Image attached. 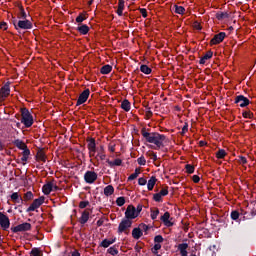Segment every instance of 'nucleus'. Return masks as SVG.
I'll use <instances>...</instances> for the list:
<instances>
[{"instance_id": "20e7f679", "label": "nucleus", "mask_w": 256, "mask_h": 256, "mask_svg": "<svg viewBox=\"0 0 256 256\" xmlns=\"http://www.w3.org/2000/svg\"><path fill=\"white\" fill-rule=\"evenodd\" d=\"M133 221L130 219H122L120 225H118V234H129L128 230L131 229Z\"/></svg>"}, {"instance_id": "9d476101", "label": "nucleus", "mask_w": 256, "mask_h": 256, "mask_svg": "<svg viewBox=\"0 0 256 256\" xmlns=\"http://www.w3.org/2000/svg\"><path fill=\"white\" fill-rule=\"evenodd\" d=\"M234 104L239 105L240 108H246L250 105V100L243 95H237L236 98H234Z\"/></svg>"}, {"instance_id": "6e6552de", "label": "nucleus", "mask_w": 256, "mask_h": 256, "mask_svg": "<svg viewBox=\"0 0 256 256\" xmlns=\"http://www.w3.org/2000/svg\"><path fill=\"white\" fill-rule=\"evenodd\" d=\"M139 214L140 213L136 211L135 206L129 205L126 208L124 219L133 220L136 219L139 216Z\"/></svg>"}, {"instance_id": "79ce46f5", "label": "nucleus", "mask_w": 256, "mask_h": 256, "mask_svg": "<svg viewBox=\"0 0 256 256\" xmlns=\"http://www.w3.org/2000/svg\"><path fill=\"white\" fill-rule=\"evenodd\" d=\"M31 200H33V194H32L31 191H28L24 195V201L28 202V201H31Z\"/></svg>"}, {"instance_id": "f257e3e1", "label": "nucleus", "mask_w": 256, "mask_h": 256, "mask_svg": "<svg viewBox=\"0 0 256 256\" xmlns=\"http://www.w3.org/2000/svg\"><path fill=\"white\" fill-rule=\"evenodd\" d=\"M141 136H143L144 140L147 143L154 144L155 150L161 149V147H164V142L166 140V136L164 134H160L157 132H147L146 128L141 129Z\"/></svg>"}, {"instance_id": "09e8293b", "label": "nucleus", "mask_w": 256, "mask_h": 256, "mask_svg": "<svg viewBox=\"0 0 256 256\" xmlns=\"http://www.w3.org/2000/svg\"><path fill=\"white\" fill-rule=\"evenodd\" d=\"M137 164H139L140 166L146 165V158H144L143 156L137 158Z\"/></svg>"}, {"instance_id": "a878e982", "label": "nucleus", "mask_w": 256, "mask_h": 256, "mask_svg": "<svg viewBox=\"0 0 256 256\" xmlns=\"http://www.w3.org/2000/svg\"><path fill=\"white\" fill-rule=\"evenodd\" d=\"M156 183H157V178L155 176H151L150 180H148V183H147L148 191H153Z\"/></svg>"}, {"instance_id": "4468645a", "label": "nucleus", "mask_w": 256, "mask_h": 256, "mask_svg": "<svg viewBox=\"0 0 256 256\" xmlns=\"http://www.w3.org/2000/svg\"><path fill=\"white\" fill-rule=\"evenodd\" d=\"M10 83L7 82L2 88H0V103H2L6 97L10 95Z\"/></svg>"}, {"instance_id": "ea45409f", "label": "nucleus", "mask_w": 256, "mask_h": 256, "mask_svg": "<svg viewBox=\"0 0 256 256\" xmlns=\"http://www.w3.org/2000/svg\"><path fill=\"white\" fill-rule=\"evenodd\" d=\"M115 203L117 204L118 207H123L125 204V198L119 197L117 198V200H115Z\"/></svg>"}, {"instance_id": "a211bd4d", "label": "nucleus", "mask_w": 256, "mask_h": 256, "mask_svg": "<svg viewBox=\"0 0 256 256\" xmlns=\"http://www.w3.org/2000/svg\"><path fill=\"white\" fill-rule=\"evenodd\" d=\"M42 191L44 195H50V193L53 192V182H48L47 184H44Z\"/></svg>"}, {"instance_id": "052dcab7", "label": "nucleus", "mask_w": 256, "mask_h": 256, "mask_svg": "<svg viewBox=\"0 0 256 256\" xmlns=\"http://www.w3.org/2000/svg\"><path fill=\"white\" fill-rule=\"evenodd\" d=\"M31 155V151L29 149H24L22 152V157H29Z\"/></svg>"}, {"instance_id": "49530a36", "label": "nucleus", "mask_w": 256, "mask_h": 256, "mask_svg": "<svg viewBox=\"0 0 256 256\" xmlns=\"http://www.w3.org/2000/svg\"><path fill=\"white\" fill-rule=\"evenodd\" d=\"M88 205H90V202H89V201H81V202L78 204V208L84 209V208H87Z\"/></svg>"}, {"instance_id": "2f4dec72", "label": "nucleus", "mask_w": 256, "mask_h": 256, "mask_svg": "<svg viewBox=\"0 0 256 256\" xmlns=\"http://www.w3.org/2000/svg\"><path fill=\"white\" fill-rule=\"evenodd\" d=\"M103 151H104V147L100 146V148L97 149V151H96V152H98V154H96V156H94V157L99 158L102 161L105 160L106 155H105V153H103Z\"/></svg>"}, {"instance_id": "0e129e2a", "label": "nucleus", "mask_w": 256, "mask_h": 256, "mask_svg": "<svg viewBox=\"0 0 256 256\" xmlns=\"http://www.w3.org/2000/svg\"><path fill=\"white\" fill-rule=\"evenodd\" d=\"M113 163H114V165L115 166H121L122 164H123V160H121V159H115L114 161H113Z\"/></svg>"}, {"instance_id": "13d9d810", "label": "nucleus", "mask_w": 256, "mask_h": 256, "mask_svg": "<svg viewBox=\"0 0 256 256\" xmlns=\"http://www.w3.org/2000/svg\"><path fill=\"white\" fill-rule=\"evenodd\" d=\"M192 181H193V183L198 184L199 181H201V178L198 175H193Z\"/></svg>"}, {"instance_id": "3c124183", "label": "nucleus", "mask_w": 256, "mask_h": 256, "mask_svg": "<svg viewBox=\"0 0 256 256\" xmlns=\"http://www.w3.org/2000/svg\"><path fill=\"white\" fill-rule=\"evenodd\" d=\"M30 255H32V256H40V250L38 248H33L30 251Z\"/></svg>"}, {"instance_id": "680f3d73", "label": "nucleus", "mask_w": 256, "mask_h": 256, "mask_svg": "<svg viewBox=\"0 0 256 256\" xmlns=\"http://www.w3.org/2000/svg\"><path fill=\"white\" fill-rule=\"evenodd\" d=\"M193 28H195L196 30H199V31L202 30V26L199 22L193 23Z\"/></svg>"}, {"instance_id": "b1692460", "label": "nucleus", "mask_w": 256, "mask_h": 256, "mask_svg": "<svg viewBox=\"0 0 256 256\" xmlns=\"http://www.w3.org/2000/svg\"><path fill=\"white\" fill-rule=\"evenodd\" d=\"M212 57H213V52L208 51L206 54H204V56L202 58H200L199 64L200 65H205L206 61L209 60V59H212Z\"/></svg>"}, {"instance_id": "72a5a7b5", "label": "nucleus", "mask_w": 256, "mask_h": 256, "mask_svg": "<svg viewBox=\"0 0 256 256\" xmlns=\"http://www.w3.org/2000/svg\"><path fill=\"white\" fill-rule=\"evenodd\" d=\"M140 71H141V73H144L146 75H150L151 72H152L151 68L147 65H141L140 66Z\"/></svg>"}, {"instance_id": "c9c22d12", "label": "nucleus", "mask_w": 256, "mask_h": 256, "mask_svg": "<svg viewBox=\"0 0 256 256\" xmlns=\"http://www.w3.org/2000/svg\"><path fill=\"white\" fill-rule=\"evenodd\" d=\"M239 217H240L239 211L234 210L230 212V219H232L233 221H238Z\"/></svg>"}, {"instance_id": "bb28decb", "label": "nucleus", "mask_w": 256, "mask_h": 256, "mask_svg": "<svg viewBox=\"0 0 256 256\" xmlns=\"http://www.w3.org/2000/svg\"><path fill=\"white\" fill-rule=\"evenodd\" d=\"M113 70L112 65H104L102 68H100V74L102 75H108Z\"/></svg>"}, {"instance_id": "c03bdc74", "label": "nucleus", "mask_w": 256, "mask_h": 256, "mask_svg": "<svg viewBox=\"0 0 256 256\" xmlns=\"http://www.w3.org/2000/svg\"><path fill=\"white\" fill-rule=\"evenodd\" d=\"M185 170H187L188 174H192V173H194L195 168L193 165L187 164V165H185Z\"/></svg>"}, {"instance_id": "37998d69", "label": "nucleus", "mask_w": 256, "mask_h": 256, "mask_svg": "<svg viewBox=\"0 0 256 256\" xmlns=\"http://www.w3.org/2000/svg\"><path fill=\"white\" fill-rule=\"evenodd\" d=\"M164 242V237H162L161 235L155 236L154 237V243L155 244H161Z\"/></svg>"}, {"instance_id": "e2e57ef3", "label": "nucleus", "mask_w": 256, "mask_h": 256, "mask_svg": "<svg viewBox=\"0 0 256 256\" xmlns=\"http://www.w3.org/2000/svg\"><path fill=\"white\" fill-rule=\"evenodd\" d=\"M138 176L139 174H130V176L128 177V181H134L138 178Z\"/></svg>"}, {"instance_id": "6e6d98bb", "label": "nucleus", "mask_w": 256, "mask_h": 256, "mask_svg": "<svg viewBox=\"0 0 256 256\" xmlns=\"http://www.w3.org/2000/svg\"><path fill=\"white\" fill-rule=\"evenodd\" d=\"M139 11L141 13V16H143L144 19L147 18V10L146 8H139Z\"/></svg>"}, {"instance_id": "f704fd0d", "label": "nucleus", "mask_w": 256, "mask_h": 256, "mask_svg": "<svg viewBox=\"0 0 256 256\" xmlns=\"http://www.w3.org/2000/svg\"><path fill=\"white\" fill-rule=\"evenodd\" d=\"M174 13L183 15L185 13V8L183 6L174 5Z\"/></svg>"}, {"instance_id": "aec40b11", "label": "nucleus", "mask_w": 256, "mask_h": 256, "mask_svg": "<svg viewBox=\"0 0 256 256\" xmlns=\"http://www.w3.org/2000/svg\"><path fill=\"white\" fill-rule=\"evenodd\" d=\"M13 145L20 150H28L27 144H25L24 141H21L20 139L13 141Z\"/></svg>"}, {"instance_id": "5fc2aeb1", "label": "nucleus", "mask_w": 256, "mask_h": 256, "mask_svg": "<svg viewBox=\"0 0 256 256\" xmlns=\"http://www.w3.org/2000/svg\"><path fill=\"white\" fill-rule=\"evenodd\" d=\"M188 132V123L185 122L184 126L182 127V130H181V135H184Z\"/></svg>"}, {"instance_id": "de8ad7c7", "label": "nucleus", "mask_w": 256, "mask_h": 256, "mask_svg": "<svg viewBox=\"0 0 256 256\" xmlns=\"http://www.w3.org/2000/svg\"><path fill=\"white\" fill-rule=\"evenodd\" d=\"M156 194L163 197L167 196L169 194L168 187L163 188L159 193Z\"/></svg>"}, {"instance_id": "2eb2a0df", "label": "nucleus", "mask_w": 256, "mask_h": 256, "mask_svg": "<svg viewBox=\"0 0 256 256\" xmlns=\"http://www.w3.org/2000/svg\"><path fill=\"white\" fill-rule=\"evenodd\" d=\"M171 214L166 211L165 214L161 216V221L163 222V225L166 227H173V222H171Z\"/></svg>"}, {"instance_id": "338daca9", "label": "nucleus", "mask_w": 256, "mask_h": 256, "mask_svg": "<svg viewBox=\"0 0 256 256\" xmlns=\"http://www.w3.org/2000/svg\"><path fill=\"white\" fill-rule=\"evenodd\" d=\"M134 209L136 210L137 213H141V212H142V209H143V206H142V204H139V205H137V207L134 208Z\"/></svg>"}, {"instance_id": "bf43d9fd", "label": "nucleus", "mask_w": 256, "mask_h": 256, "mask_svg": "<svg viewBox=\"0 0 256 256\" xmlns=\"http://www.w3.org/2000/svg\"><path fill=\"white\" fill-rule=\"evenodd\" d=\"M124 8H125V1L118 0V9H124Z\"/></svg>"}, {"instance_id": "e433bc0d", "label": "nucleus", "mask_w": 256, "mask_h": 256, "mask_svg": "<svg viewBox=\"0 0 256 256\" xmlns=\"http://www.w3.org/2000/svg\"><path fill=\"white\" fill-rule=\"evenodd\" d=\"M107 253H109L111 256H116L118 254L117 246H111L107 249Z\"/></svg>"}, {"instance_id": "603ef678", "label": "nucleus", "mask_w": 256, "mask_h": 256, "mask_svg": "<svg viewBox=\"0 0 256 256\" xmlns=\"http://www.w3.org/2000/svg\"><path fill=\"white\" fill-rule=\"evenodd\" d=\"M139 227H140L141 230H143L144 233H146V234H147V231H149V229H150L147 224H143V223H141V224L139 225Z\"/></svg>"}, {"instance_id": "a19ab883", "label": "nucleus", "mask_w": 256, "mask_h": 256, "mask_svg": "<svg viewBox=\"0 0 256 256\" xmlns=\"http://www.w3.org/2000/svg\"><path fill=\"white\" fill-rule=\"evenodd\" d=\"M18 19L27 20V13L25 12L24 8L20 9V15H18Z\"/></svg>"}, {"instance_id": "f8f14e48", "label": "nucleus", "mask_w": 256, "mask_h": 256, "mask_svg": "<svg viewBox=\"0 0 256 256\" xmlns=\"http://www.w3.org/2000/svg\"><path fill=\"white\" fill-rule=\"evenodd\" d=\"M89 97H90V89H85L84 91L81 92L80 96H78L76 106H80L86 103Z\"/></svg>"}, {"instance_id": "8fccbe9b", "label": "nucleus", "mask_w": 256, "mask_h": 256, "mask_svg": "<svg viewBox=\"0 0 256 256\" xmlns=\"http://www.w3.org/2000/svg\"><path fill=\"white\" fill-rule=\"evenodd\" d=\"M243 117H244V119H252L253 118V113H251L250 111H244L243 112Z\"/></svg>"}, {"instance_id": "5701e85b", "label": "nucleus", "mask_w": 256, "mask_h": 256, "mask_svg": "<svg viewBox=\"0 0 256 256\" xmlns=\"http://www.w3.org/2000/svg\"><path fill=\"white\" fill-rule=\"evenodd\" d=\"M187 249H188L187 243L178 244V251H180L181 256L188 255Z\"/></svg>"}, {"instance_id": "393cba45", "label": "nucleus", "mask_w": 256, "mask_h": 256, "mask_svg": "<svg viewBox=\"0 0 256 256\" xmlns=\"http://www.w3.org/2000/svg\"><path fill=\"white\" fill-rule=\"evenodd\" d=\"M215 18L218 21H223L224 19H229L228 12L218 11L217 14H215Z\"/></svg>"}, {"instance_id": "58836bf2", "label": "nucleus", "mask_w": 256, "mask_h": 256, "mask_svg": "<svg viewBox=\"0 0 256 256\" xmlns=\"http://www.w3.org/2000/svg\"><path fill=\"white\" fill-rule=\"evenodd\" d=\"M162 246L160 243H155L152 247V254H158V251L161 250Z\"/></svg>"}, {"instance_id": "864d4df0", "label": "nucleus", "mask_w": 256, "mask_h": 256, "mask_svg": "<svg viewBox=\"0 0 256 256\" xmlns=\"http://www.w3.org/2000/svg\"><path fill=\"white\" fill-rule=\"evenodd\" d=\"M238 162L240 163V165H245L247 164V158L240 156Z\"/></svg>"}, {"instance_id": "f3484780", "label": "nucleus", "mask_w": 256, "mask_h": 256, "mask_svg": "<svg viewBox=\"0 0 256 256\" xmlns=\"http://www.w3.org/2000/svg\"><path fill=\"white\" fill-rule=\"evenodd\" d=\"M77 32L82 35H87L90 32V27H88L87 24H79Z\"/></svg>"}, {"instance_id": "774afa93", "label": "nucleus", "mask_w": 256, "mask_h": 256, "mask_svg": "<svg viewBox=\"0 0 256 256\" xmlns=\"http://www.w3.org/2000/svg\"><path fill=\"white\" fill-rule=\"evenodd\" d=\"M0 29L6 30L7 29V23L6 22H0Z\"/></svg>"}, {"instance_id": "473e14b6", "label": "nucleus", "mask_w": 256, "mask_h": 256, "mask_svg": "<svg viewBox=\"0 0 256 256\" xmlns=\"http://www.w3.org/2000/svg\"><path fill=\"white\" fill-rule=\"evenodd\" d=\"M227 156V152L224 149H219L218 152L215 153V157L217 159H224Z\"/></svg>"}, {"instance_id": "69168bd1", "label": "nucleus", "mask_w": 256, "mask_h": 256, "mask_svg": "<svg viewBox=\"0 0 256 256\" xmlns=\"http://www.w3.org/2000/svg\"><path fill=\"white\" fill-rule=\"evenodd\" d=\"M150 157H151V159H152V161H154V162H156L157 161V154L155 153V152H151L150 153Z\"/></svg>"}, {"instance_id": "39448f33", "label": "nucleus", "mask_w": 256, "mask_h": 256, "mask_svg": "<svg viewBox=\"0 0 256 256\" xmlns=\"http://www.w3.org/2000/svg\"><path fill=\"white\" fill-rule=\"evenodd\" d=\"M87 149L89 151V158L95 157V154H97V141L95 140V138H87Z\"/></svg>"}, {"instance_id": "a18cd8bd", "label": "nucleus", "mask_w": 256, "mask_h": 256, "mask_svg": "<svg viewBox=\"0 0 256 256\" xmlns=\"http://www.w3.org/2000/svg\"><path fill=\"white\" fill-rule=\"evenodd\" d=\"M162 197H164V195H160V194H154L153 199L156 203H161L162 202Z\"/></svg>"}, {"instance_id": "4be33fe9", "label": "nucleus", "mask_w": 256, "mask_h": 256, "mask_svg": "<svg viewBox=\"0 0 256 256\" xmlns=\"http://www.w3.org/2000/svg\"><path fill=\"white\" fill-rule=\"evenodd\" d=\"M142 236H143V232L140 228H134L132 230V238L134 240H139L140 238H142Z\"/></svg>"}, {"instance_id": "423d86ee", "label": "nucleus", "mask_w": 256, "mask_h": 256, "mask_svg": "<svg viewBox=\"0 0 256 256\" xmlns=\"http://www.w3.org/2000/svg\"><path fill=\"white\" fill-rule=\"evenodd\" d=\"M31 229L32 225L28 222H24L22 224H18L17 226L10 228L11 232H13L14 234L28 232L31 231Z\"/></svg>"}, {"instance_id": "f03ea898", "label": "nucleus", "mask_w": 256, "mask_h": 256, "mask_svg": "<svg viewBox=\"0 0 256 256\" xmlns=\"http://www.w3.org/2000/svg\"><path fill=\"white\" fill-rule=\"evenodd\" d=\"M13 25L15 30H29L33 28V24L31 21H29L28 19H21V20H17V19H13Z\"/></svg>"}, {"instance_id": "c85d7f7f", "label": "nucleus", "mask_w": 256, "mask_h": 256, "mask_svg": "<svg viewBox=\"0 0 256 256\" xmlns=\"http://www.w3.org/2000/svg\"><path fill=\"white\" fill-rule=\"evenodd\" d=\"M121 109L124 110L125 112L131 111V103L129 102V100L127 99L122 100Z\"/></svg>"}, {"instance_id": "412c9836", "label": "nucleus", "mask_w": 256, "mask_h": 256, "mask_svg": "<svg viewBox=\"0 0 256 256\" xmlns=\"http://www.w3.org/2000/svg\"><path fill=\"white\" fill-rule=\"evenodd\" d=\"M113 243H116V238H113L111 240L104 239L102 242H100V247L107 249L109 246L113 245Z\"/></svg>"}, {"instance_id": "9b49d317", "label": "nucleus", "mask_w": 256, "mask_h": 256, "mask_svg": "<svg viewBox=\"0 0 256 256\" xmlns=\"http://www.w3.org/2000/svg\"><path fill=\"white\" fill-rule=\"evenodd\" d=\"M0 227L3 231H7L10 228V219L6 214L0 212Z\"/></svg>"}, {"instance_id": "dca6fc26", "label": "nucleus", "mask_w": 256, "mask_h": 256, "mask_svg": "<svg viewBox=\"0 0 256 256\" xmlns=\"http://www.w3.org/2000/svg\"><path fill=\"white\" fill-rule=\"evenodd\" d=\"M11 201H13L14 203L20 204V205H24L26 200L23 199L20 195H18V192H13V194H11L10 196Z\"/></svg>"}, {"instance_id": "7ed1b4c3", "label": "nucleus", "mask_w": 256, "mask_h": 256, "mask_svg": "<svg viewBox=\"0 0 256 256\" xmlns=\"http://www.w3.org/2000/svg\"><path fill=\"white\" fill-rule=\"evenodd\" d=\"M21 123L25 125V128H30L33 125V116L27 108L21 109Z\"/></svg>"}, {"instance_id": "0eeeda50", "label": "nucleus", "mask_w": 256, "mask_h": 256, "mask_svg": "<svg viewBox=\"0 0 256 256\" xmlns=\"http://www.w3.org/2000/svg\"><path fill=\"white\" fill-rule=\"evenodd\" d=\"M98 180V174L94 171L87 170L84 174V181L87 184H94Z\"/></svg>"}, {"instance_id": "4d7b16f0", "label": "nucleus", "mask_w": 256, "mask_h": 256, "mask_svg": "<svg viewBox=\"0 0 256 256\" xmlns=\"http://www.w3.org/2000/svg\"><path fill=\"white\" fill-rule=\"evenodd\" d=\"M138 184L139 186H145L147 184V180L141 177L139 178Z\"/></svg>"}, {"instance_id": "4c0bfd02", "label": "nucleus", "mask_w": 256, "mask_h": 256, "mask_svg": "<svg viewBox=\"0 0 256 256\" xmlns=\"http://www.w3.org/2000/svg\"><path fill=\"white\" fill-rule=\"evenodd\" d=\"M158 215H159V209L158 208L151 209V219L152 220H156Z\"/></svg>"}, {"instance_id": "cd10ccee", "label": "nucleus", "mask_w": 256, "mask_h": 256, "mask_svg": "<svg viewBox=\"0 0 256 256\" xmlns=\"http://www.w3.org/2000/svg\"><path fill=\"white\" fill-rule=\"evenodd\" d=\"M104 196L106 197H110L114 194V187L112 185H108L106 187H104Z\"/></svg>"}, {"instance_id": "c756f323", "label": "nucleus", "mask_w": 256, "mask_h": 256, "mask_svg": "<svg viewBox=\"0 0 256 256\" xmlns=\"http://www.w3.org/2000/svg\"><path fill=\"white\" fill-rule=\"evenodd\" d=\"M87 19H88L87 13L86 12H82V13L78 14V16L76 18V22L78 24H81V23H83V21H85Z\"/></svg>"}, {"instance_id": "7c9ffc66", "label": "nucleus", "mask_w": 256, "mask_h": 256, "mask_svg": "<svg viewBox=\"0 0 256 256\" xmlns=\"http://www.w3.org/2000/svg\"><path fill=\"white\" fill-rule=\"evenodd\" d=\"M46 154L43 152V150L37 151L36 159L37 161L46 162Z\"/></svg>"}, {"instance_id": "ddd939ff", "label": "nucleus", "mask_w": 256, "mask_h": 256, "mask_svg": "<svg viewBox=\"0 0 256 256\" xmlns=\"http://www.w3.org/2000/svg\"><path fill=\"white\" fill-rule=\"evenodd\" d=\"M226 37H227V34L225 32L218 33V34L214 35L213 39H211L210 45L215 46L220 43H223V41Z\"/></svg>"}, {"instance_id": "1a4fd4ad", "label": "nucleus", "mask_w": 256, "mask_h": 256, "mask_svg": "<svg viewBox=\"0 0 256 256\" xmlns=\"http://www.w3.org/2000/svg\"><path fill=\"white\" fill-rule=\"evenodd\" d=\"M44 203V197H40L37 199H34L32 204L26 209V213H31L33 211H36V209L40 208Z\"/></svg>"}, {"instance_id": "6ab92c4d", "label": "nucleus", "mask_w": 256, "mask_h": 256, "mask_svg": "<svg viewBox=\"0 0 256 256\" xmlns=\"http://www.w3.org/2000/svg\"><path fill=\"white\" fill-rule=\"evenodd\" d=\"M88 219H90V212H88L87 210L82 211L81 217H80V224L81 225H85L88 221Z\"/></svg>"}]
</instances>
